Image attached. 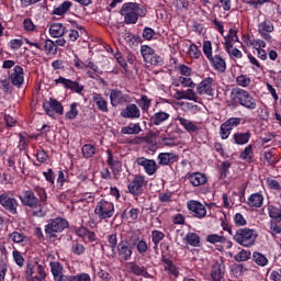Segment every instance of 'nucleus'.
Returning <instances> with one entry per match:
<instances>
[{
	"mask_svg": "<svg viewBox=\"0 0 281 281\" xmlns=\"http://www.w3.org/2000/svg\"><path fill=\"white\" fill-rule=\"evenodd\" d=\"M166 238V235L161 231H153L151 232V240L154 243V249H157L159 247V243H161V239Z\"/></svg>",
	"mask_w": 281,
	"mask_h": 281,
	"instance_id": "603ef678",
	"label": "nucleus"
},
{
	"mask_svg": "<svg viewBox=\"0 0 281 281\" xmlns=\"http://www.w3.org/2000/svg\"><path fill=\"white\" fill-rule=\"evenodd\" d=\"M121 14L124 16L126 25H135L139 21V16H146V9L137 2H127L122 5Z\"/></svg>",
	"mask_w": 281,
	"mask_h": 281,
	"instance_id": "f257e3e1",
	"label": "nucleus"
},
{
	"mask_svg": "<svg viewBox=\"0 0 281 281\" xmlns=\"http://www.w3.org/2000/svg\"><path fill=\"white\" fill-rule=\"evenodd\" d=\"M139 102L142 111L144 113H148L150 105L153 104V100H150L148 95H142Z\"/></svg>",
	"mask_w": 281,
	"mask_h": 281,
	"instance_id": "6e6d98bb",
	"label": "nucleus"
},
{
	"mask_svg": "<svg viewBox=\"0 0 281 281\" xmlns=\"http://www.w3.org/2000/svg\"><path fill=\"white\" fill-rule=\"evenodd\" d=\"M146 186V178L142 175H135L133 180L127 186L130 194L133 196H139L144 192V187Z\"/></svg>",
	"mask_w": 281,
	"mask_h": 281,
	"instance_id": "9b49d317",
	"label": "nucleus"
},
{
	"mask_svg": "<svg viewBox=\"0 0 281 281\" xmlns=\"http://www.w3.org/2000/svg\"><path fill=\"white\" fill-rule=\"evenodd\" d=\"M214 79L212 77L204 78L198 86L199 95H214Z\"/></svg>",
	"mask_w": 281,
	"mask_h": 281,
	"instance_id": "f3484780",
	"label": "nucleus"
},
{
	"mask_svg": "<svg viewBox=\"0 0 281 281\" xmlns=\"http://www.w3.org/2000/svg\"><path fill=\"white\" fill-rule=\"evenodd\" d=\"M224 47H232L235 43H238V31L229 29L228 35L224 37Z\"/></svg>",
	"mask_w": 281,
	"mask_h": 281,
	"instance_id": "e433bc0d",
	"label": "nucleus"
},
{
	"mask_svg": "<svg viewBox=\"0 0 281 281\" xmlns=\"http://www.w3.org/2000/svg\"><path fill=\"white\" fill-rule=\"evenodd\" d=\"M34 192L35 194H37L40 203L47 202V191H45V188L38 186L34 187Z\"/></svg>",
	"mask_w": 281,
	"mask_h": 281,
	"instance_id": "4d7b16f0",
	"label": "nucleus"
},
{
	"mask_svg": "<svg viewBox=\"0 0 281 281\" xmlns=\"http://www.w3.org/2000/svg\"><path fill=\"white\" fill-rule=\"evenodd\" d=\"M241 122L240 117H231L228 119L226 122H224L226 124V126L231 130L234 131V128H236V126H239Z\"/></svg>",
	"mask_w": 281,
	"mask_h": 281,
	"instance_id": "0e129e2a",
	"label": "nucleus"
},
{
	"mask_svg": "<svg viewBox=\"0 0 281 281\" xmlns=\"http://www.w3.org/2000/svg\"><path fill=\"white\" fill-rule=\"evenodd\" d=\"M8 237L11 243H14L15 245H22V247H25V245L30 243V237H27L21 229H16L10 233Z\"/></svg>",
	"mask_w": 281,
	"mask_h": 281,
	"instance_id": "393cba45",
	"label": "nucleus"
},
{
	"mask_svg": "<svg viewBox=\"0 0 281 281\" xmlns=\"http://www.w3.org/2000/svg\"><path fill=\"white\" fill-rule=\"evenodd\" d=\"M92 102L101 113H109V101L98 92L92 93Z\"/></svg>",
	"mask_w": 281,
	"mask_h": 281,
	"instance_id": "cd10ccee",
	"label": "nucleus"
},
{
	"mask_svg": "<svg viewBox=\"0 0 281 281\" xmlns=\"http://www.w3.org/2000/svg\"><path fill=\"white\" fill-rule=\"evenodd\" d=\"M69 227V222L63 217H56L53 220H49L47 225H45L44 232L46 235V238L49 240H56L58 238V234H61V232H65Z\"/></svg>",
	"mask_w": 281,
	"mask_h": 281,
	"instance_id": "7ed1b4c3",
	"label": "nucleus"
},
{
	"mask_svg": "<svg viewBox=\"0 0 281 281\" xmlns=\"http://www.w3.org/2000/svg\"><path fill=\"white\" fill-rule=\"evenodd\" d=\"M49 267L55 281H65V268L63 267V263L52 261Z\"/></svg>",
	"mask_w": 281,
	"mask_h": 281,
	"instance_id": "bb28decb",
	"label": "nucleus"
},
{
	"mask_svg": "<svg viewBox=\"0 0 281 281\" xmlns=\"http://www.w3.org/2000/svg\"><path fill=\"white\" fill-rule=\"evenodd\" d=\"M130 271L134 276H142L143 278H148V270H146V267H140L137 263H130Z\"/></svg>",
	"mask_w": 281,
	"mask_h": 281,
	"instance_id": "a19ab883",
	"label": "nucleus"
},
{
	"mask_svg": "<svg viewBox=\"0 0 281 281\" xmlns=\"http://www.w3.org/2000/svg\"><path fill=\"white\" fill-rule=\"evenodd\" d=\"M268 216L272 218V221L281 223V207L268 204Z\"/></svg>",
	"mask_w": 281,
	"mask_h": 281,
	"instance_id": "4c0bfd02",
	"label": "nucleus"
},
{
	"mask_svg": "<svg viewBox=\"0 0 281 281\" xmlns=\"http://www.w3.org/2000/svg\"><path fill=\"white\" fill-rule=\"evenodd\" d=\"M161 262L164 267V271L168 273V276H172L173 278H179V267L175 265L170 257L166 256V251L161 252Z\"/></svg>",
	"mask_w": 281,
	"mask_h": 281,
	"instance_id": "2eb2a0df",
	"label": "nucleus"
},
{
	"mask_svg": "<svg viewBox=\"0 0 281 281\" xmlns=\"http://www.w3.org/2000/svg\"><path fill=\"white\" fill-rule=\"evenodd\" d=\"M273 30H274L273 23H271V21L267 19H265V21L258 24V32L261 38H265V41H271V36L269 34H271Z\"/></svg>",
	"mask_w": 281,
	"mask_h": 281,
	"instance_id": "b1692460",
	"label": "nucleus"
},
{
	"mask_svg": "<svg viewBox=\"0 0 281 281\" xmlns=\"http://www.w3.org/2000/svg\"><path fill=\"white\" fill-rule=\"evenodd\" d=\"M106 154H108L106 164L108 166H110L114 179L117 180L120 179V172H122V162H120V160L113 157V151H111V149H108Z\"/></svg>",
	"mask_w": 281,
	"mask_h": 281,
	"instance_id": "412c9836",
	"label": "nucleus"
},
{
	"mask_svg": "<svg viewBox=\"0 0 281 281\" xmlns=\"http://www.w3.org/2000/svg\"><path fill=\"white\" fill-rule=\"evenodd\" d=\"M55 83L63 85L65 89H70V91H75V93H82V91H85V86L80 85V82L64 77L55 79Z\"/></svg>",
	"mask_w": 281,
	"mask_h": 281,
	"instance_id": "a211bd4d",
	"label": "nucleus"
},
{
	"mask_svg": "<svg viewBox=\"0 0 281 281\" xmlns=\"http://www.w3.org/2000/svg\"><path fill=\"white\" fill-rule=\"evenodd\" d=\"M121 117L125 120H139L142 117V110L135 103H128L121 110Z\"/></svg>",
	"mask_w": 281,
	"mask_h": 281,
	"instance_id": "4468645a",
	"label": "nucleus"
},
{
	"mask_svg": "<svg viewBox=\"0 0 281 281\" xmlns=\"http://www.w3.org/2000/svg\"><path fill=\"white\" fill-rule=\"evenodd\" d=\"M49 34L53 38H60V36H65L66 34L65 25L60 23H53L49 26Z\"/></svg>",
	"mask_w": 281,
	"mask_h": 281,
	"instance_id": "72a5a7b5",
	"label": "nucleus"
},
{
	"mask_svg": "<svg viewBox=\"0 0 281 281\" xmlns=\"http://www.w3.org/2000/svg\"><path fill=\"white\" fill-rule=\"evenodd\" d=\"M70 249L72 254H75V256H82V254L87 251V248L85 247V245L80 244L78 240H74L71 243Z\"/></svg>",
	"mask_w": 281,
	"mask_h": 281,
	"instance_id": "09e8293b",
	"label": "nucleus"
},
{
	"mask_svg": "<svg viewBox=\"0 0 281 281\" xmlns=\"http://www.w3.org/2000/svg\"><path fill=\"white\" fill-rule=\"evenodd\" d=\"M209 61L211 63L215 71H220V74H225L227 69V63H225V59L221 55V46L218 44L216 45L215 54L209 58Z\"/></svg>",
	"mask_w": 281,
	"mask_h": 281,
	"instance_id": "f8f14e48",
	"label": "nucleus"
},
{
	"mask_svg": "<svg viewBox=\"0 0 281 281\" xmlns=\"http://www.w3.org/2000/svg\"><path fill=\"white\" fill-rule=\"evenodd\" d=\"M71 5H74V3L66 0L53 10V14H55L56 16H63V14H67V12H69Z\"/></svg>",
	"mask_w": 281,
	"mask_h": 281,
	"instance_id": "58836bf2",
	"label": "nucleus"
},
{
	"mask_svg": "<svg viewBox=\"0 0 281 281\" xmlns=\"http://www.w3.org/2000/svg\"><path fill=\"white\" fill-rule=\"evenodd\" d=\"M25 32H36V24L30 18H25L22 22Z\"/></svg>",
	"mask_w": 281,
	"mask_h": 281,
	"instance_id": "13d9d810",
	"label": "nucleus"
},
{
	"mask_svg": "<svg viewBox=\"0 0 281 281\" xmlns=\"http://www.w3.org/2000/svg\"><path fill=\"white\" fill-rule=\"evenodd\" d=\"M12 256L15 265H18V267H23V265L25 263L23 255H21L19 250H13Z\"/></svg>",
	"mask_w": 281,
	"mask_h": 281,
	"instance_id": "69168bd1",
	"label": "nucleus"
},
{
	"mask_svg": "<svg viewBox=\"0 0 281 281\" xmlns=\"http://www.w3.org/2000/svg\"><path fill=\"white\" fill-rule=\"evenodd\" d=\"M178 81L180 82V85H182V87H189L190 89H194V87H196V85L190 77H179Z\"/></svg>",
	"mask_w": 281,
	"mask_h": 281,
	"instance_id": "680f3d73",
	"label": "nucleus"
},
{
	"mask_svg": "<svg viewBox=\"0 0 281 281\" xmlns=\"http://www.w3.org/2000/svg\"><path fill=\"white\" fill-rule=\"evenodd\" d=\"M227 238L223 235L211 234L206 236V243H210L211 245H216L217 243L225 244Z\"/></svg>",
	"mask_w": 281,
	"mask_h": 281,
	"instance_id": "8fccbe9b",
	"label": "nucleus"
},
{
	"mask_svg": "<svg viewBox=\"0 0 281 281\" xmlns=\"http://www.w3.org/2000/svg\"><path fill=\"white\" fill-rule=\"evenodd\" d=\"M188 54L190 58H201V52L195 44L190 45Z\"/></svg>",
	"mask_w": 281,
	"mask_h": 281,
	"instance_id": "338daca9",
	"label": "nucleus"
},
{
	"mask_svg": "<svg viewBox=\"0 0 281 281\" xmlns=\"http://www.w3.org/2000/svg\"><path fill=\"white\" fill-rule=\"evenodd\" d=\"M18 199L21 201V204L24 205V207H34L38 201L36 194L32 190L22 191L18 195Z\"/></svg>",
	"mask_w": 281,
	"mask_h": 281,
	"instance_id": "6ab92c4d",
	"label": "nucleus"
},
{
	"mask_svg": "<svg viewBox=\"0 0 281 281\" xmlns=\"http://www.w3.org/2000/svg\"><path fill=\"white\" fill-rule=\"evenodd\" d=\"M0 205L10 214H19V200L14 198L11 191H4L0 194Z\"/></svg>",
	"mask_w": 281,
	"mask_h": 281,
	"instance_id": "423d86ee",
	"label": "nucleus"
},
{
	"mask_svg": "<svg viewBox=\"0 0 281 281\" xmlns=\"http://www.w3.org/2000/svg\"><path fill=\"white\" fill-rule=\"evenodd\" d=\"M167 120H170V114L164 111H159L150 117V122L155 126H159L160 124H164V122H166Z\"/></svg>",
	"mask_w": 281,
	"mask_h": 281,
	"instance_id": "f704fd0d",
	"label": "nucleus"
},
{
	"mask_svg": "<svg viewBox=\"0 0 281 281\" xmlns=\"http://www.w3.org/2000/svg\"><path fill=\"white\" fill-rule=\"evenodd\" d=\"M64 281H91V276H89V273L81 272L74 276H67Z\"/></svg>",
	"mask_w": 281,
	"mask_h": 281,
	"instance_id": "a18cd8bd",
	"label": "nucleus"
},
{
	"mask_svg": "<svg viewBox=\"0 0 281 281\" xmlns=\"http://www.w3.org/2000/svg\"><path fill=\"white\" fill-rule=\"evenodd\" d=\"M236 85L238 87H243L244 89H247V87H249V85H251V78H249V76H247V75H239L236 78Z\"/></svg>",
	"mask_w": 281,
	"mask_h": 281,
	"instance_id": "5fc2aeb1",
	"label": "nucleus"
},
{
	"mask_svg": "<svg viewBox=\"0 0 281 281\" xmlns=\"http://www.w3.org/2000/svg\"><path fill=\"white\" fill-rule=\"evenodd\" d=\"M74 67H76V69H81L82 71H87V69H91V71H95V74H100V67H98L95 63L91 60L82 61L81 59L78 58L77 55L75 56V59H74Z\"/></svg>",
	"mask_w": 281,
	"mask_h": 281,
	"instance_id": "4be33fe9",
	"label": "nucleus"
},
{
	"mask_svg": "<svg viewBox=\"0 0 281 281\" xmlns=\"http://www.w3.org/2000/svg\"><path fill=\"white\" fill-rule=\"evenodd\" d=\"M234 240L241 247H254L258 238V232L254 228H239L234 235Z\"/></svg>",
	"mask_w": 281,
	"mask_h": 281,
	"instance_id": "20e7f679",
	"label": "nucleus"
},
{
	"mask_svg": "<svg viewBox=\"0 0 281 281\" xmlns=\"http://www.w3.org/2000/svg\"><path fill=\"white\" fill-rule=\"evenodd\" d=\"M225 50L233 58H241L243 57V52H240V49H238V48H234V46H226Z\"/></svg>",
	"mask_w": 281,
	"mask_h": 281,
	"instance_id": "e2e57ef3",
	"label": "nucleus"
},
{
	"mask_svg": "<svg viewBox=\"0 0 281 281\" xmlns=\"http://www.w3.org/2000/svg\"><path fill=\"white\" fill-rule=\"evenodd\" d=\"M220 135L222 139H228L232 135V130L227 126L226 123H222L220 126Z\"/></svg>",
	"mask_w": 281,
	"mask_h": 281,
	"instance_id": "bf43d9fd",
	"label": "nucleus"
},
{
	"mask_svg": "<svg viewBox=\"0 0 281 281\" xmlns=\"http://www.w3.org/2000/svg\"><path fill=\"white\" fill-rule=\"evenodd\" d=\"M187 207L193 218L203 220L205 216H207V207H205L203 203L196 200H190L187 203Z\"/></svg>",
	"mask_w": 281,
	"mask_h": 281,
	"instance_id": "9d476101",
	"label": "nucleus"
},
{
	"mask_svg": "<svg viewBox=\"0 0 281 281\" xmlns=\"http://www.w3.org/2000/svg\"><path fill=\"white\" fill-rule=\"evenodd\" d=\"M43 109L49 117H56V113L57 115H63V113H65V108L63 106V103L54 98L45 101L43 103Z\"/></svg>",
	"mask_w": 281,
	"mask_h": 281,
	"instance_id": "1a4fd4ad",
	"label": "nucleus"
},
{
	"mask_svg": "<svg viewBox=\"0 0 281 281\" xmlns=\"http://www.w3.org/2000/svg\"><path fill=\"white\" fill-rule=\"evenodd\" d=\"M223 276H225V266L220 262H215L212 267L211 278L214 281L223 280Z\"/></svg>",
	"mask_w": 281,
	"mask_h": 281,
	"instance_id": "7c9ffc66",
	"label": "nucleus"
},
{
	"mask_svg": "<svg viewBox=\"0 0 281 281\" xmlns=\"http://www.w3.org/2000/svg\"><path fill=\"white\" fill-rule=\"evenodd\" d=\"M94 214L100 221H108L115 216V204L108 200H100L94 206Z\"/></svg>",
	"mask_w": 281,
	"mask_h": 281,
	"instance_id": "39448f33",
	"label": "nucleus"
},
{
	"mask_svg": "<svg viewBox=\"0 0 281 281\" xmlns=\"http://www.w3.org/2000/svg\"><path fill=\"white\" fill-rule=\"evenodd\" d=\"M265 203V195L262 193H252L248 200H247V205L249 207H260Z\"/></svg>",
	"mask_w": 281,
	"mask_h": 281,
	"instance_id": "473e14b6",
	"label": "nucleus"
},
{
	"mask_svg": "<svg viewBox=\"0 0 281 281\" xmlns=\"http://www.w3.org/2000/svg\"><path fill=\"white\" fill-rule=\"evenodd\" d=\"M231 100L232 102H234V104H239L248 111H255V109L258 106V103H256V99L254 98V95H251L249 91L243 88H234L231 91Z\"/></svg>",
	"mask_w": 281,
	"mask_h": 281,
	"instance_id": "f03ea898",
	"label": "nucleus"
},
{
	"mask_svg": "<svg viewBox=\"0 0 281 281\" xmlns=\"http://www.w3.org/2000/svg\"><path fill=\"white\" fill-rule=\"evenodd\" d=\"M29 207L30 210H32V214L36 218H43V216L47 214V211L45 210V205L41 204L38 200L34 206H29Z\"/></svg>",
	"mask_w": 281,
	"mask_h": 281,
	"instance_id": "ea45409f",
	"label": "nucleus"
},
{
	"mask_svg": "<svg viewBox=\"0 0 281 281\" xmlns=\"http://www.w3.org/2000/svg\"><path fill=\"white\" fill-rule=\"evenodd\" d=\"M24 43H26V45H29L30 47H35V49H38L40 52H45L47 56L49 55L56 56V54H58V46L52 40H45L44 47L41 43L36 41L32 42L27 37L24 38Z\"/></svg>",
	"mask_w": 281,
	"mask_h": 281,
	"instance_id": "6e6552de",
	"label": "nucleus"
},
{
	"mask_svg": "<svg viewBox=\"0 0 281 281\" xmlns=\"http://www.w3.org/2000/svg\"><path fill=\"white\" fill-rule=\"evenodd\" d=\"M78 106H80V104L77 102L70 104L69 111L65 114L66 120H76L78 117Z\"/></svg>",
	"mask_w": 281,
	"mask_h": 281,
	"instance_id": "3c124183",
	"label": "nucleus"
},
{
	"mask_svg": "<svg viewBox=\"0 0 281 281\" xmlns=\"http://www.w3.org/2000/svg\"><path fill=\"white\" fill-rule=\"evenodd\" d=\"M234 143L237 144V146H245V144H249V139H251V133L250 132H237L233 135Z\"/></svg>",
	"mask_w": 281,
	"mask_h": 281,
	"instance_id": "2f4dec72",
	"label": "nucleus"
},
{
	"mask_svg": "<svg viewBox=\"0 0 281 281\" xmlns=\"http://www.w3.org/2000/svg\"><path fill=\"white\" fill-rule=\"evenodd\" d=\"M179 156L175 153H160L158 155V164L159 166H170L178 161Z\"/></svg>",
	"mask_w": 281,
	"mask_h": 281,
	"instance_id": "c85d7f7f",
	"label": "nucleus"
},
{
	"mask_svg": "<svg viewBox=\"0 0 281 281\" xmlns=\"http://www.w3.org/2000/svg\"><path fill=\"white\" fill-rule=\"evenodd\" d=\"M239 159L249 162L254 161V145L246 146L245 149L240 153Z\"/></svg>",
	"mask_w": 281,
	"mask_h": 281,
	"instance_id": "79ce46f5",
	"label": "nucleus"
},
{
	"mask_svg": "<svg viewBox=\"0 0 281 281\" xmlns=\"http://www.w3.org/2000/svg\"><path fill=\"white\" fill-rule=\"evenodd\" d=\"M202 49H203V54L207 58V60H210V58H212L214 56L212 54V42L204 41Z\"/></svg>",
	"mask_w": 281,
	"mask_h": 281,
	"instance_id": "052dcab7",
	"label": "nucleus"
},
{
	"mask_svg": "<svg viewBox=\"0 0 281 281\" xmlns=\"http://www.w3.org/2000/svg\"><path fill=\"white\" fill-rule=\"evenodd\" d=\"M252 260L255 265H258V267H267L269 265V259L261 252H254Z\"/></svg>",
	"mask_w": 281,
	"mask_h": 281,
	"instance_id": "c03bdc74",
	"label": "nucleus"
},
{
	"mask_svg": "<svg viewBox=\"0 0 281 281\" xmlns=\"http://www.w3.org/2000/svg\"><path fill=\"white\" fill-rule=\"evenodd\" d=\"M9 78L13 87L21 89V87H23V82H25L23 67L14 66L13 71L10 74Z\"/></svg>",
	"mask_w": 281,
	"mask_h": 281,
	"instance_id": "aec40b11",
	"label": "nucleus"
},
{
	"mask_svg": "<svg viewBox=\"0 0 281 281\" xmlns=\"http://www.w3.org/2000/svg\"><path fill=\"white\" fill-rule=\"evenodd\" d=\"M121 133L122 135H139L142 133V125L139 123H131L122 127Z\"/></svg>",
	"mask_w": 281,
	"mask_h": 281,
	"instance_id": "c9c22d12",
	"label": "nucleus"
},
{
	"mask_svg": "<svg viewBox=\"0 0 281 281\" xmlns=\"http://www.w3.org/2000/svg\"><path fill=\"white\" fill-rule=\"evenodd\" d=\"M110 102L112 106H120V104H128V102H131V97L128 94H124L122 91L117 89H113L110 92Z\"/></svg>",
	"mask_w": 281,
	"mask_h": 281,
	"instance_id": "dca6fc26",
	"label": "nucleus"
},
{
	"mask_svg": "<svg viewBox=\"0 0 281 281\" xmlns=\"http://www.w3.org/2000/svg\"><path fill=\"white\" fill-rule=\"evenodd\" d=\"M186 241L191 247H201V237L196 233H188L186 235Z\"/></svg>",
	"mask_w": 281,
	"mask_h": 281,
	"instance_id": "37998d69",
	"label": "nucleus"
},
{
	"mask_svg": "<svg viewBox=\"0 0 281 281\" xmlns=\"http://www.w3.org/2000/svg\"><path fill=\"white\" fill-rule=\"evenodd\" d=\"M81 151L85 159H91L95 155V146L86 144L82 146Z\"/></svg>",
	"mask_w": 281,
	"mask_h": 281,
	"instance_id": "de8ad7c7",
	"label": "nucleus"
},
{
	"mask_svg": "<svg viewBox=\"0 0 281 281\" xmlns=\"http://www.w3.org/2000/svg\"><path fill=\"white\" fill-rule=\"evenodd\" d=\"M269 227L271 236H278V234H281V227L278 225V222L270 221Z\"/></svg>",
	"mask_w": 281,
	"mask_h": 281,
	"instance_id": "774afa93",
	"label": "nucleus"
},
{
	"mask_svg": "<svg viewBox=\"0 0 281 281\" xmlns=\"http://www.w3.org/2000/svg\"><path fill=\"white\" fill-rule=\"evenodd\" d=\"M187 179H188L189 183H191V186H193V188H199V187L205 186V183H207V176H205V173H201V172L189 173V175H187Z\"/></svg>",
	"mask_w": 281,
	"mask_h": 281,
	"instance_id": "a878e982",
	"label": "nucleus"
},
{
	"mask_svg": "<svg viewBox=\"0 0 281 281\" xmlns=\"http://www.w3.org/2000/svg\"><path fill=\"white\" fill-rule=\"evenodd\" d=\"M117 254L121 262H126V260H131L133 256V249L128 246L127 241H120L117 245Z\"/></svg>",
	"mask_w": 281,
	"mask_h": 281,
	"instance_id": "5701e85b",
	"label": "nucleus"
},
{
	"mask_svg": "<svg viewBox=\"0 0 281 281\" xmlns=\"http://www.w3.org/2000/svg\"><path fill=\"white\" fill-rule=\"evenodd\" d=\"M137 166H142L144 168L146 175L148 177H153V175H156L157 170H159V166H157V161L155 159H148L146 157H138L136 159Z\"/></svg>",
	"mask_w": 281,
	"mask_h": 281,
	"instance_id": "ddd939ff",
	"label": "nucleus"
},
{
	"mask_svg": "<svg viewBox=\"0 0 281 281\" xmlns=\"http://www.w3.org/2000/svg\"><path fill=\"white\" fill-rule=\"evenodd\" d=\"M177 121L179 122L180 126L187 131V133H199V127L194 122L184 119L183 116H177Z\"/></svg>",
	"mask_w": 281,
	"mask_h": 281,
	"instance_id": "c756f323",
	"label": "nucleus"
},
{
	"mask_svg": "<svg viewBox=\"0 0 281 281\" xmlns=\"http://www.w3.org/2000/svg\"><path fill=\"white\" fill-rule=\"evenodd\" d=\"M12 81L10 80V77H1L0 79V89L4 93H12Z\"/></svg>",
	"mask_w": 281,
	"mask_h": 281,
	"instance_id": "49530a36",
	"label": "nucleus"
},
{
	"mask_svg": "<svg viewBox=\"0 0 281 281\" xmlns=\"http://www.w3.org/2000/svg\"><path fill=\"white\" fill-rule=\"evenodd\" d=\"M249 258H251V251L245 249L234 256V260H236V262H247Z\"/></svg>",
	"mask_w": 281,
	"mask_h": 281,
	"instance_id": "864d4df0",
	"label": "nucleus"
},
{
	"mask_svg": "<svg viewBox=\"0 0 281 281\" xmlns=\"http://www.w3.org/2000/svg\"><path fill=\"white\" fill-rule=\"evenodd\" d=\"M140 54L144 63L147 65H151L154 67H161V65H164V58L155 53V49L148 45L140 46Z\"/></svg>",
	"mask_w": 281,
	"mask_h": 281,
	"instance_id": "0eeeda50",
	"label": "nucleus"
}]
</instances>
